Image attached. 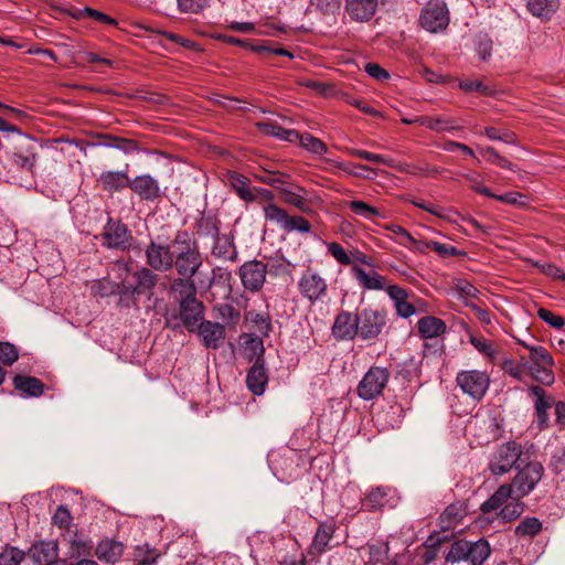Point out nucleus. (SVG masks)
Wrapping results in <instances>:
<instances>
[{
    "label": "nucleus",
    "instance_id": "f257e3e1",
    "mask_svg": "<svg viewBox=\"0 0 565 565\" xmlns=\"http://www.w3.org/2000/svg\"><path fill=\"white\" fill-rule=\"evenodd\" d=\"M175 248L173 268L181 277H194L203 265V255L196 239L188 231H178L173 237Z\"/></svg>",
    "mask_w": 565,
    "mask_h": 565
},
{
    "label": "nucleus",
    "instance_id": "f03ea898",
    "mask_svg": "<svg viewBox=\"0 0 565 565\" xmlns=\"http://www.w3.org/2000/svg\"><path fill=\"white\" fill-rule=\"evenodd\" d=\"M527 395L532 399L534 408L533 425L540 431L551 427L548 411L554 407L555 423L559 430L565 428V402L555 401L541 385H530Z\"/></svg>",
    "mask_w": 565,
    "mask_h": 565
},
{
    "label": "nucleus",
    "instance_id": "7ed1b4c3",
    "mask_svg": "<svg viewBox=\"0 0 565 565\" xmlns=\"http://www.w3.org/2000/svg\"><path fill=\"white\" fill-rule=\"evenodd\" d=\"M521 361L532 379L541 385L551 386L555 382L554 360L546 348H531V355L527 359L521 356Z\"/></svg>",
    "mask_w": 565,
    "mask_h": 565
},
{
    "label": "nucleus",
    "instance_id": "20e7f679",
    "mask_svg": "<svg viewBox=\"0 0 565 565\" xmlns=\"http://www.w3.org/2000/svg\"><path fill=\"white\" fill-rule=\"evenodd\" d=\"M387 326V313L383 309L363 308L358 311V338L362 341L374 342Z\"/></svg>",
    "mask_w": 565,
    "mask_h": 565
},
{
    "label": "nucleus",
    "instance_id": "39448f33",
    "mask_svg": "<svg viewBox=\"0 0 565 565\" xmlns=\"http://www.w3.org/2000/svg\"><path fill=\"white\" fill-rule=\"evenodd\" d=\"M391 373L383 366H371L363 375L356 387V393L363 401H372L383 394Z\"/></svg>",
    "mask_w": 565,
    "mask_h": 565
},
{
    "label": "nucleus",
    "instance_id": "423d86ee",
    "mask_svg": "<svg viewBox=\"0 0 565 565\" xmlns=\"http://www.w3.org/2000/svg\"><path fill=\"white\" fill-rule=\"evenodd\" d=\"M522 455V446L516 441L504 443L497 447L491 455L488 468L494 476L511 471Z\"/></svg>",
    "mask_w": 565,
    "mask_h": 565
},
{
    "label": "nucleus",
    "instance_id": "0eeeda50",
    "mask_svg": "<svg viewBox=\"0 0 565 565\" xmlns=\"http://www.w3.org/2000/svg\"><path fill=\"white\" fill-rule=\"evenodd\" d=\"M100 245L108 249L126 250L130 247L132 235L119 220L108 218L99 235L95 236Z\"/></svg>",
    "mask_w": 565,
    "mask_h": 565
},
{
    "label": "nucleus",
    "instance_id": "6e6552de",
    "mask_svg": "<svg viewBox=\"0 0 565 565\" xmlns=\"http://www.w3.org/2000/svg\"><path fill=\"white\" fill-rule=\"evenodd\" d=\"M419 24L430 33L444 31L449 24V11L444 0H429L422 9Z\"/></svg>",
    "mask_w": 565,
    "mask_h": 565
},
{
    "label": "nucleus",
    "instance_id": "1a4fd4ad",
    "mask_svg": "<svg viewBox=\"0 0 565 565\" xmlns=\"http://www.w3.org/2000/svg\"><path fill=\"white\" fill-rule=\"evenodd\" d=\"M299 294L311 305L322 301L328 295V282L317 270L307 268L297 284Z\"/></svg>",
    "mask_w": 565,
    "mask_h": 565
},
{
    "label": "nucleus",
    "instance_id": "9d476101",
    "mask_svg": "<svg viewBox=\"0 0 565 565\" xmlns=\"http://www.w3.org/2000/svg\"><path fill=\"white\" fill-rule=\"evenodd\" d=\"M456 383L465 394L479 402L489 390L490 377L483 371H460L456 376Z\"/></svg>",
    "mask_w": 565,
    "mask_h": 565
},
{
    "label": "nucleus",
    "instance_id": "9b49d317",
    "mask_svg": "<svg viewBox=\"0 0 565 565\" xmlns=\"http://www.w3.org/2000/svg\"><path fill=\"white\" fill-rule=\"evenodd\" d=\"M543 476V466L540 462H529L523 467L514 477L512 483V492L514 499H522L526 497L535 486L540 482Z\"/></svg>",
    "mask_w": 565,
    "mask_h": 565
},
{
    "label": "nucleus",
    "instance_id": "f8f14e48",
    "mask_svg": "<svg viewBox=\"0 0 565 565\" xmlns=\"http://www.w3.org/2000/svg\"><path fill=\"white\" fill-rule=\"evenodd\" d=\"M146 263L156 271H169L173 268L175 248L169 244L151 241L146 249Z\"/></svg>",
    "mask_w": 565,
    "mask_h": 565
},
{
    "label": "nucleus",
    "instance_id": "ddd939ff",
    "mask_svg": "<svg viewBox=\"0 0 565 565\" xmlns=\"http://www.w3.org/2000/svg\"><path fill=\"white\" fill-rule=\"evenodd\" d=\"M267 274V264L257 259L245 262L238 269L243 287L250 292H257L263 289Z\"/></svg>",
    "mask_w": 565,
    "mask_h": 565
},
{
    "label": "nucleus",
    "instance_id": "4468645a",
    "mask_svg": "<svg viewBox=\"0 0 565 565\" xmlns=\"http://www.w3.org/2000/svg\"><path fill=\"white\" fill-rule=\"evenodd\" d=\"M332 335L338 341H348L358 338V312L341 310L334 319Z\"/></svg>",
    "mask_w": 565,
    "mask_h": 565
},
{
    "label": "nucleus",
    "instance_id": "2eb2a0df",
    "mask_svg": "<svg viewBox=\"0 0 565 565\" xmlns=\"http://www.w3.org/2000/svg\"><path fill=\"white\" fill-rule=\"evenodd\" d=\"M180 318L188 331L194 332L203 320V303L196 298L180 299Z\"/></svg>",
    "mask_w": 565,
    "mask_h": 565
},
{
    "label": "nucleus",
    "instance_id": "dca6fc26",
    "mask_svg": "<svg viewBox=\"0 0 565 565\" xmlns=\"http://www.w3.org/2000/svg\"><path fill=\"white\" fill-rule=\"evenodd\" d=\"M28 556L38 565H56L58 544L56 541H39L33 543Z\"/></svg>",
    "mask_w": 565,
    "mask_h": 565
},
{
    "label": "nucleus",
    "instance_id": "f3484780",
    "mask_svg": "<svg viewBox=\"0 0 565 565\" xmlns=\"http://www.w3.org/2000/svg\"><path fill=\"white\" fill-rule=\"evenodd\" d=\"M195 331H198L202 344L213 350L222 347L226 335L223 324L210 320L201 321Z\"/></svg>",
    "mask_w": 565,
    "mask_h": 565
},
{
    "label": "nucleus",
    "instance_id": "a211bd4d",
    "mask_svg": "<svg viewBox=\"0 0 565 565\" xmlns=\"http://www.w3.org/2000/svg\"><path fill=\"white\" fill-rule=\"evenodd\" d=\"M352 277L355 279L358 285L364 290H384L386 287L387 279L385 276L379 274L372 269L366 271L361 266L353 264L351 267Z\"/></svg>",
    "mask_w": 565,
    "mask_h": 565
},
{
    "label": "nucleus",
    "instance_id": "6ab92c4d",
    "mask_svg": "<svg viewBox=\"0 0 565 565\" xmlns=\"http://www.w3.org/2000/svg\"><path fill=\"white\" fill-rule=\"evenodd\" d=\"M258 130L266 137H277L285 141H320L319 138L312 137L309 134L299 135L296 130L284 129L275 122H258Z\"/></svg>",
    "mask_w": 565,
    "mask_h": 565
},
{
    "label": "nucleus",
    "instance_id": "aec40b11",
    "mask_svg": "<svg viewBox=\"0 0 565 565\" xmlns=\"http://www.w3.org/2000/svg\"><path fill=\"white\" fill-rule=\"evenodd\" d=\"M129 188L141 200L153 201L161 194L158 181L149 174L138 175L132 181L129 180Z\"/></svg>",
    "mask_w": 565,
    "mask_h": 565
},
{
    "label": "nucleus",
    "instance_id": "412c9836",
    "mask_svg": "<svg viewBox=\"0 0 565 565\" xmlns=\"http://www.w3.org/2000/svg\"><path fill=\"white\" fill-rule=\"evenodd\" d=\"M344 8L353 21L367 22L376 12L377 0H345Z\"/></svg>",
    "mask_w": 565,
    "mask_h": 565
},
{
    "label": "nucleus",
    "instance_id": "4be33fe9",
    "mask_svg": "<svg viewBox=\"0 0 565 565\" xmlns=\"http://www.w3.org/2000/svg\"><path fill=\"white\" fill-rule=\"evenodd\" d=\"M134 284L128 282V292L137 294L140 296L147 291H150L154 288L158 282V275L154 274L151 268L141 267L138 270L132 273Z\"/></svg>",
    "mask_w": 565,
    "mask_h": 565
},
{
    "label": "nucleus",
    "instance_id": "5701e85b",
    "mask_svg": "<svg viewBox=\"0 0 565 565\" xmlns=\"http://www.w3.org/2000/svg\"><path fill=\"white\" fill-rule=\"evenodd\" d=\"M268 383L267 370L264 362L257 359L247 372L246 385L254 395H263Z\"/></svg>",
    "mask_w": 565,
    "mask_h": 565
},
{
    "label": "nucleus",
    "instance_id": "b1692460",
    "mask_svg": "<svg viewBox=\"0 0 565 565\" xmlns=\"http://www.w3.org/2000/svg\"><path fill=\"white\" fill-rule=\"evenodd\" d=\"M63 542L67 544L66 555L68 558L89 556L93 550L90 541L70 530L63 535Z\"/></svg>",
    "mask_w": 565,
    "mask_h": 565
},
{
    "label": "nucleus",
    "instance_id": "393cba45",
    "mask_svg": "<svg viewBox=\"0 0 565 565\" xmlns=\"http://www.w3.org/2000/svg\"><path fill=\"white\" fill-rule=\"evenodd\" d=\"M559 0H527L529 12L542 21H550L559 9Z\"/></svg>",
    "mask_w": 565,
    "mask_h": 565
},
{
    "label": "nucleus",
    "instance_id": "a878e982",
    "mask_svg": "<svg viewBox=\"0 0 565 565\" xmlns=\"http://www.w3.org/2000/svg\"><path fill=\"white\" fill-rule=\"evenodd\" d=\"M13 385L23 396L39 397L44 392L43 382L33 376L15 375L13 377Z\"/></svg>",
    "mask_w": 565,
    "mask_h": 565
},
{
    "label": "nucleus",
    "instance_id": "bb28decb",
    "mask_svg": "<svg viewBox=\"0 0 565 565\" xmlns=\"http://www.w3.org/2000/svg\"><path fill=\"white\" fill-rule=\"evenodd\" d=\"M508 499H514V494L512 492V487L508 483H504L500 486L495 492L481 504L480 510L484 514L491 513L500 508L502 509Z\"/></svg>",
    "mask_w": 565,
    "mask_h": 565
},
{
    "label": "nucleus",
    "instance_id": "cd10ccee",
    "mask_svg": "<svg viewBox=\"0 0 565 565\" xmlns=\"http://www.w3.org/2000/svg\"><path fill=\"white\" fill-rule=\"evenodd\" d=\"M446 323L436 317L426 316L418 320L417 330L423 339L437 338L446 332Z\"/></svg>",
    "mask_w": 565,
    "mask_h": 565
},
{
    "label": "nucleus",
    "instance_id": "c85d7f7f",
    "mask_svg": "<svg viewBox=\"0 0 565 565\" xmlns=\"http://www.w3.org/2000/svg\"><path fill=\"white\" fill-rule=\"evenodd\" d=\"M95 553L99 561L115 563L121 557L124 545L120 542L106 539L98 543Z\"/></svg>",
    "mask_w": 565,
    "mask_h": 565
},
{
    "label": "nucleus",
    "instance_id": "c756f323",
    "mask_svg": "<svg viewBox=\"0 0 565 565\" xmlns=\"http://www.w3.org/2000/svg\"><path fill=\"white\" fill-rule=\"evenodd\" d=\"M212 255L224 260H235L237 252L234 241L228 235H216L212 247Z\"/></svg>",
    "mask_w": 565,
    "mask_h": 565
},
{
    "label": "nucleus",
    "instance_id": "7c9ffc66",
    "mask_svg": "<svg viewBox=\"0 0 565 565\" xmlns=\"http://www.w3.org/2000/svg\"><path fill=\"white\" fill-rule=\"evenodd\" d=\"M334 524L320 523L313 536L310 548L317 554L323 553L327 550L328 544L334 534Z\"/></svg>",
    "mask_w": 565,
    "mask_h": 565
},
{
    "label": "nucleus",
    "instance_id": "2f4dec72",
    "mask_svg": "<svg viewBox=\"0 0 565 565\" xmlns=\"http://www.w3.org/2000/svg\"><path fill=\"white\" fill-rule=\"evenodd\" d=\"M468 562L471 565H482L491 554L490 544L486 539L476 542L469 541Z\"/></svg>",
    "mask_w": 565,
    "mask_h": 565
},
{
    "label": "nucleus",
    "instance_id": "473e14b6",
    "mask_svg": "<svg viewBox=\"0 0 565 565\" xmlns=\"http://www.w3.org/2000/svg\"><path fill=\"white\" fill-rule=\"evenodd\" d=\"M99 181L108 192L120 191L129 186V178L125 172L107 171L100 175Z\"/></svg>",
    "mask_w": 565,
    "mask_h": 565
},
{
    "label": "nucleus",
    "instance_id": "72a5a7b5",
    "mask_svg": "<svg viewBox=\"0 0 565 565\" xmlns=\"http://www.w3.org/2000/svg\"><path fill=\"white\" fill-rule=\"evenodd\" d=\"M230 182L239 199L245 202H253L256 200V195L248 186L249 181L245 175L237 172H231Z\"/></svg>",
    "mask_w": 565,
    "mask_h": 565
},
{
    "label": "nucleus",
    "instance_id": "f704fd0d",
    "mask_svg": "<svg viewBox=\"0 0 565 565\" xmlns=\"http://www.w3.org/2000/svg\"><path fill=\"white\" fill-rule=\"evenodd\" d=\"M384 228L396 235L395 241L399 245L405 246V247L416 250V252H423V247L419 246L422 244V241L415 239L412 236V234L404 227H402L397 224L391 223V224L385 225Z\"/></svg>",
    "mask_w": 565,
    "mask_h": 565
},
{
    "label": "nucleus",
    "instance_id": "c9c22d12",
    "mask_svg": "<svg viewBox=\"0 0 565 565\" xmlns=\"http://www.w3.org/2000/svg\"><path fill=\"white\" fill-rule=\"evenodd\" d=\"M192 278L179 276L172 280L171 291L179 296V300L195 298L196 287Z\"/></svg>",
    "mask_w": 565,
    "mask_h": 565
},
{
    "label": "nucleus",
    "instance_id": "e433bc0d",
    "mask_svg": "<svg viewBox=\"0 0 565 565\" xmlns=\"http://www.w3.org/2000/svg\"><path fill=\"white\" fill-rule=\"evenodd\" d=\"M386 501V491L382 488H375L370 491L362 501V508L366 511H376L384 507Z\"/></svg>",
    "mask_w": 565,
    "mask_h": 565
},
{
    "label": "nucleus",
    "instance_id": "4c0bfd02",
    "mask_svg": "<svg viewBox=\"0 0 565 565\" xmlns=\"http://www.w3.org/2000/svg\"><path fill=\"white\" fill-rule=\"evenodd\" d=\"M468 545L469 541L466 540H458L454 542L449 548V552L446 555V562L458 563L461 561H468Z\"/></svg>",
    "mask_w": 565,
    "mask_h": 565
},
{
    "label": "nucleus",
    "instance_id": "58836bf2",
    "mask_svg": "<svg viewBox=\"0 0 565 565\" xmlns=\"http://www.w3.org/2000/svg\"><path fill=\"white\" fill-rule=\"evenodd\" d=\"M342 0H309V7L323 15H334L341 9Z\"/></svg>",
    "mask_w": 565,
    "mask_h": 565
},
{
    "label": "nucleus",
    "instance_id": "ea45409f",
    "mask_svg": "<svg viewBox=\"0 0 565 565\" xmlns=\"http://www.w3.org/2000/svg\"><path fill=\"white\" fill-rule=\"evenodd\" d=\"M305 193L306 191L302 188L299 189V192L285 190L282 193L284 201L290 205H294L303 213H309L311 212V209L309 206L308 200H306L303 196Z\"/></svg>",
    "mask_w": 565,
    "mask_h": 565
},
{
    "label": "nucleus",
    "instance_id": "a19ab883",
    "mask_svg": "<svg viewBox=\"0 0 565 565\" xmlns=\"http://www.w3.org/2000/svg\"><path fill=\"white\" fill-rule=\"evenodd\" d=\"M469 342L478 352L484 354L490 362L493 363L497 360L498 350L494 349L489 340L481 337L470 335Z\"/></svg>",
    "mask_w": 565,
    "mask_h": 565
},
{
    "label": "nucleus",
    "instance_id": "79ce46f5",
    "mask_svg": "<svg viewBox=\"0 0 565 565\" xmlns=\"http://www.w3.org/2000/svg\"><path fill=\"white\" fill-rule=\"evenodd\" d=\"M511 500V502L505 503V505L500 510L499 513V516L504 522H510L512 520L518 519L524 511V504L521 502V499Z\"/></svg>",
    "mask_w": 565,
    "mask_h": 565
},
{
    "label": "nucleus",
    "instance_id": "37998d69",
    "mask_svg": "<svg viewBox=\"0 0 565 565\" xmlns=\"http://www.w3.org/2000/svg\"><path fill=\"white\" fill-rule=\"evenodd\" d=\"M542 530V522L537 518H526L515 527L519 536H534Z\"/></svg>",
    "mask_w": 565,
    "mask_h": 565
},
{
    "label": "nucleus",
    "instance_id": "c03bdc74",
    "mask_svg": "<svg viewBox=\"0 0 565 565\" xmlns=\"http://www.w3.org/2000/svg\"><path fill=\"white\" fill-rule=\"evenodd\" d=\"M459 87L468 93L478 92L483 96H492L495 93L493 86L484 84L479 79H466L460 82Z\"/></svg>",
    "mask_w": 565,
    "mask_h": 565
},
{
    "label": "nucleus",
    "instance_id": "a18cd8bd",
    "mask_svg": "<svg viewBox=\"0 0 565 565\" xmlns=\"http://www.w3.org/2000/svg\"><path fill=\"white\" fill-rule=\"evenodd\" d=\"M477 152H478V157H477L478 162H481L483 160V161L495 163L502 168L509 167V161L507 159L502 158L492 147L487 146V147L478 148Z\"/></svg>",
    "mask_w": 565,
    "mask_h": 565
},
{
    "label": "nucleus",
    "instance_id": "49530a36",
    "mask_svg": "<svg viewBox=\"0 0 565 565\" xmlns=\"http://www.w3.org/2000/svg\"><path fill=\"white\" fill-rule=\"evenodd\" d=\"M217 311V317L221 318L227 324L236 326L241 319V313L230 303H221L214 307Z\"/></svg>",
    "mask_w": 565,
    "mask_h": 565
},
{
    "label": "nucleus",
    "instance_id": "de8ad7c7",
    "mask_svg": "<svg viewBox=\"0 0 565 565\" xmlns=\"http://www.w3.org/2000/svg\"><path fill=\"white\" fill-rule=\"evenodd\" d=\"M349 207L354 214L363 216L367 220H373L375 216H379L381 214L376 207L371 206L370 204L363 201H351L349 203Z\"/></svg>",
    "mask_w": 565,
    "mask_h": 565
},
{
    "label": "nucleus",
    "instance_id": "09e8293b",
    "mask_svg": "<svg viewBox=\"0 0 565 565\" xmlns=\"http://www.w3.org/2000/svg\"><path fill=\"white\" fill-rule=\"evenodd\" d=\"M282 230L286 232H300V233H309L311 230V224L302 216H289L285 221Z\"/></svg>",
    "mask_w": 565,
    "mask_h": 565
},
{
    "label": "nucleus",
    "instance_id": "8fccbe9b",
    "mask_svg": "<svg viewBox=\"0 0 565 565\" xmlns=\"http://www.w3.org/2000/svg\"><path fill=\"white\" fill-rule=\"evenodd\" d=\"M24 552L12 546H7L0 553V565H20L24 559Z\"/></svg>",
    "mask_w": 565,
    "mask_h": 565
},
{
    "label": "nucleus",
    "instance_id": "3c124183",
    "mask_svg": "<svg viewBox=\"0 0 565 565\" xmlns=\"http://www.w3.org/2000/svg\"><path fill=\"white\" fill-rule=\"evenodd\" d=\"M484 135L492 141H513L515 139L514 132L504 127L484 128Z\"/></svg>",
    "mask_w": 565,
    "mask_h": 565
},
{
    "label": "nucleus",
    "instance_id": "603ef678",
    "mask_svg": "<svg viewBox=\"0 0 565 565\" xmlns=\"http://www.w3.org/2000/svg\"><path fill=\"white\" fill-rule=\"evenodd\" d=\"M419 246L423 247V250L425 248H430L434 252H436L438 255L444 256V257L458 256L460 254V252L455 246L443 244V243L435 242V241L422 242V244Z\"/></svg>",
    "mask_w": 565,
    "mask_h": 565
},
{
    "label": "nucleus",
    "instance_id": "864d4df0",
    "mask_svg": "<svg viewBox=\"0 0 565 565\" xmlns=\"http://www.w3.org/2000/svg\"><path fill=\"white\" fill-rule=\"evenodd\" d=\"M264 215L267 221L274 222L282 228L288 214L276 204H268L264 207Z\"/></svg>",
    "mask_w": 565,
    "mask_h": 565
},
{
    "label": "nucleus",
    "instance_id": "5fc2aeb1",
    "mask_svg": "<svg viewBox=\"0 0 565 565\" xmlns=\"http://www.w3.org/2000/svg\"><path fill=\"white\" fill-rule=\"evenodd\" d=\"M19 359L15 345L10 342H0V362L4 365H12Z\"/></svg>",
    "mask_w": 565,
    "mask_h": 565
},
{
    "label": "nucleus",
    "instance_id": "6e6d98bb",
    "mask_svg": "<svg viewBox=\"0 0 565 565\" xmlns=\"http://www.w3.org/2000/svg\"><path fill=\"white\" fill-rule=\"evenodd\" d=\"M52 522L60 529H68L72 522V515L70 510L65 505L57 507L52 516Z\"/></svg>",
    "mask_w": 565,
    "mask_h": 565
},
{
    "label": "nucleus",
    "instance_id": "4d7b16f0",
    "mask_svg": "<svg viewBox=\"0 0 565 565\" xmlns=\"http://www.w3.org/2000/svg\"><path fill=\"white\" fill-rule=\"evenodd\" d=\"M476 50L482 61H488L492 54V40L488 35H479L476 42Z\"/></svg>",
    "mask_w": 565,
    "mask_h": 565
},
{
    "label": "nucleus",
    "instance_id": "13d9d810",
    "mask_svg": "<svg viewBox=\"0 0 565 565\" xmlns=\"http://www.w3.org/2000/svg\"><path fill=\"white\" fill-rule=\"evenodd\" d=\"M328 252L332 257L341 265H350L352 263L351 257L348 255L345 249L337 242H331L327 245Z\"/></svg>",
    "mask_w": 565,
    "mask_h": 565
},
{
    "label": "nucleus",
    "instance_id": "bf43d9fd",
    "mask_svg": "<svg viewBox=\"0 0 565 565\" xmlns=\"http://www.w3.org/2000/svg\"><path fill=\"white\" fill-rule=\"evenodd\" d=\"M177 2L179 10L184 13H199L207 6V0H177Z\"/></svg>",
    "mask_w": 565,
    "mask_h": 565
},
{
    "label": "nucleus",
    "instance_id": "052dcab7",
    "mask_svg": "<svg viewBox=\"0 0 565 565\" xmlns=\"http://www.w3.org/2000/svg\"><path fill=\"white\" fill-rule=\"evenodd\" d=\"M534 266L537 267L541 273L553 279L565 280V273L563 271V269H561L558 266L552 263L536 262L534 263Z\"/></svg>",
    "mask_w": 565,
    "mask_h": 565
},
{
    "label": "nucleus",
    "instance_id": "680f3d73",
    "mask_svg": "<svg viewBox=\"0 0 565 565\" xmlns=\"http://www.w3.org/2000/svg\"><path fill=\"white\" fill-rule=\"evenodd\" d=\"M369 563L376 565L381 563L388 553V546L386 544H369Z\"/></svg>",
    "mask_w": 565,
    "mask_h": 565
},
{
    "label": "nucleus",
    "instance_id": "e2e57ef3",
    "mask_svg": "<svg viewBox=\"0 0 565 565\" xmlns=\"http://www.w3.org/2000/svg\"><path fill=\"white\" fill-rule=\"evenodd\" d=\"M128 281L126 280H122L121 284L119 285V306L121 307H126V308H129L131 306H136L137 305V298H138V295L137 294H129L128 292Z\"/></svg>",
    "mask_w": 565,
    "mask_h": 565
},
{
    "label": "nucleus",
    "instance_id": "0e129e2a",
    "mask_svg": "<svg viewBox=\"0 0 565 565\" xmlns=\"http://www.w3.org/2000/svg\"><path fill=\"white\" fill-rule=\"evenodd\" d=\"M537 316L545 323L556 329H561L565 324L564 319L561 316L554 315L552 311L545 308H540L537 310Z\"/></svg>",
    "mask_w": 565,
    "mask_h": 565
},
{
    "label": "nucleus",
    "instance_id": "69168bd1",
    "mask_svg": "<svg viewBox=\"0 0 565 565\" xmlns=\"http://www.w3.org/2000/svg\"><path fill=\"white\" fill-rule=\"evenodd\" d=\"M364 71L372 78L381 81V82H385V81L390 79V77H391L390 73L376 63H366L364 66Z\"/></svg>",
    "mask_w": 565,
    "mask_h": 565
},
{
    "label": "nucleus",
    "instance_id": "338daca9",
    "mask_svg": "<svg viewBox=\"0 0 565 565\" xmlns=\"http://www.w3.org/2000/svg\"><path fill=\"white\" fill-rule=\"evenodd\" d=\"M247 317L260 331L267 333L270 330V319L268 315L249 311Z\"/></svg>",
    "mask_w": 565,
    "mask_h": 565
},
{
    "label": "nucleus",
    "instance_id": "774afa93",
    "mask_svg": "<svg viewBox=\"0 0 565 565\" xmlns=\"http://www.w3.org/2000/svg\"><path fill=\"white\" fill-rule=\"evenodd\" d=\"M523 362L518 363L513 360H505L502 363V370L510 376L521 381L523 376Z\"/></svg>",
    "mask_w": 565,
    "mask_h": 565
}]
</instances>
